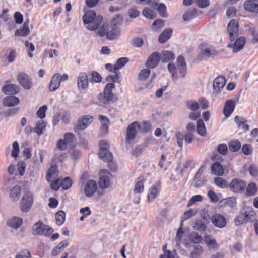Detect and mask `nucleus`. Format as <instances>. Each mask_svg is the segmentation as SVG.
Instances as JSON below:
<instances>
[{
    "mask_svg": "<svg viewBox=\"0 0 258 258\" xmlns=\"http://www.w3.org/2000/svg\"><path fill=\"white\" fill-rule=\"evenodd\" d=\"M160 258H179L176 253V251L173 250L172 252L171 251H164V254H162Z\"/></svg>",
    "mask_w": 258,
    "mask_h": 258,
    "instance_id": "57",
    "label": "nucleus"
},
{
    "mask_svg": "<svg viewBox=\"0 0 258 258\" xmlns=\"http://www.w3.org/2000/svg\"><path fill=\"white\" fill-rule=\"evenodd\" d=\"M19 89L20 88L18 85L10 84L4 86L2 88V91L5 94L14 95L19 92Z\"/></svg>",
    "mask_w": 258,
    "mask_h": 258,
    "instance_id": "19",
    "label": "nucleus"
},
{
    "mask_svg": "<svg viewBox=\"0 0 258 258\" xmlns=\"http://www.w3.org/2000/svg\"><path fill=\"white\" fill-rule=\"evenodd\" d=\"M164 26V21L162 19H157L153 22L152 24V29L154 31L162 28Z\"/></svg>",
    "mask_w": 258,
    "mask_h": 258,
    "instance_id": "56",
    "label": "nucleus"
},
{
    "mask_svg": "<svg viewBox=\"0 0 258 258\" xmlns=\"http://www.w3.org/2000/svg\"><path fill=\"white\" fill-rule=\"evenodd\" d=\"M32 234L34 235L49 236L53 232L52 228L43 224L39 221L32 227Z\"/></svg>",
    "mask_w": 258,
    "mask_h": 258,
    "instance_id": "3",
    "label": "nucleus"
},
{
    "mask_svg": "<svg viewBox=\"0 0 258 258\" xmlns=\"http://www.w3.org/2000/svg\"><path fill=\"white\" fill-rule=\"evenodd\" d=\"M197 15L195 10H190L186 12L183 15V19L185 21H188L193 19Z\"/></svg>",
    "mask_w": 258,
    "mask_h": 258,
    "instance_id": "46",
    "label": "nucleus"
},
{
    "mask_svg": "<svg viewBox=\"0 0 258 258\" xmlns=\"http://www.w3.org/2000/svg\"><path fill=\"white\" fill-rule=\"evenodd\" d=\"M33 203V195L31 192L27 191L23 195L20 203L21 210L23 212H28Z\"/></svg>",
    "mask_w": 258,
    "mask_h": 258,
    "instance_id": "6",
    "label": "nucleus"
},
{
    "mask_svg": "<svg viewBox=\"0 0 258 258\" xmlns=\"http://www.w3.org/2000/svg\"><path fill=\"white\" fill-rule=\"evenodd\" d=\"M203 55L206 57L214 56L217 54V52L212 46H208L202 49Z\"/></svg>",
    "mask_w": 258,
    "mask_h": 258,
    "instance_id": "39",
    "label": "nucleus"
},
{
    "mask_svg": "<svg viewBox=\"0 0 258 258\" xmlns=\"http://www.w3.org/2000/svg\"><path fill=\"white\" fill-rule=\"evenodd\" d=\"M121 35V29L118 27L113 28L106 33V38L112 40L117 39Z\"/></svg>",
    "mask_w": 258,
    "mask_h": 258,
    "instance_id": "27",
    "label": "nucleus"
},
{
    "mask_svg": "<svg viewBox=\"0 0 258 258\" xmlns=\"http://www.w3.org/2000/svg\"><path fill=\"white\" fill-rule=\"evenodd\" d=\"M72 184V181L70 177H66L64 179L60 181V186L63 189H68Z\"/></svg>",
    "mask_w": 258,
    "mask_h": 258,
    "instance_id": "49",
    "label": "nucleus"
},
{
    "mask_svg": "<svg viewBox=\"0 0 258 258\" xmlns=\"http://www.w3.org/2000/svg\"><path fill=\"white\" fill-rule=\"evenodd\" d=\"M256 216V213L251 209L245 211L244 213L243 214L244 220L245 222H252L255 220Z\"/></svg>",
    "mask_w": 258,
    "mask_h": 258,
    "instance_id": "32",
    "label": "nucleus"
},
{
    "mask_svg": "<svg viewBox=\"0 0 258 258\" xmlns=\"http://www.w3.org/2000/svg\"><path fill=\"white\" fill-rule=\"evenodd\" d=\"M234 120L238 126L241 127L243 130L246 131L249 130V126L246 123L245 119L236 116L234 118Z\"/></svg>",
    "mask_w": 258,
    "mask_h": 258,
    "instance_id": "36",
    "label": "nucleus"
},
{
    "mask_svg": "<svg viewBox=\"0 0 258 258\" xmlns=\"http://www.w3.org/2000/svg\"><path fill=\"white\" fill-rule=\"evenodd\" d=\"M102 19V17L100 15H96L94 10L87 11L83 16L84 24L86 25V28L91 31H94L99 28Z\"/></svg>",
    "mask_w": 258,
    "mask_h": 258,
    "instance_id": "1",
    "label": "nucleus"
},
{
    "mask_svg": "<svg viewBox=\"0 0 258 258\" xmlns=\"http://www.w3.org/2000/svg\"><path fill=\"white\" fill-rule=\"evenodd\" d=\"M144 179H142L139 180L135 184V188L134 189V192L135 194H138L142 193L144 189Z\"/></svg>",
    "mask_w": 258,
    "mask_h": 258,
    "instance_id": "41",
    "label": "nucleus"
},
{
    "mask_svg": "<svg viewBox=\"0 0 258 258\" xmlns=\"http://www.w3.org/2000/svg\"><path fill=\"white\" fill-rule=\"evenodd\" d=\"M256 185L254 182H250L248 185L246 190V195L247 196H252L254 195L257 192Z\"/></svg>",
    "mask_w": 258,
    "mask_h": 258,
    "instance_id": "40",
    "label": "nucleus"
},
{
    "mask_svg": "<svg viewBox=\"0 0 258 258\" xmlns=\"http://www.w3.org/2000/svg\"><path fill=\"white\" fill-rule=\"evenodd\" d=\"M45 151L43 149H39L38 152V157L35 153L36 159L34 161L35 164H40L43 163V159L45 155Z\"/></svg>",
    "mask_w": 258,
    "mask_h": 258,
    "instance_id": "47",
    "label": "nucleus"
},
{
    "mask_svg": "<svg viewBox=\"0 0 258 258\" xmlns=\"http://www.w3.org/2000/svg\"><path fill=\"white\" fill-rule=\"evenodd\" d=\"M245 44V38L241 37L237 38L233 43L231 41V43L228 44V47L232 48V51L234 53H236L243 48Z\"/></svg>",
    "mask_w": 258,
    "mask_h": 258,
    "instance_id": "15",
    "label": "nucleus"
},
{
    "mask_svg": "<svg viewBox=\"0 0 258 258\" xmlns=\"http://www.w3.org/2000/svg\"><path fill=\"white\" fill-rule=\"evenodd\" d=\"M190 241L194 243H199L203 240L202 237L196 232H192L189 236Z\"/></svg>",
    "mask_w": 258,
    "mask_h": 258,
    "instance_id": "51",
    "label": "nucleus"
},
{
    "mask_svg": "<svg viewBox=\"0 0 258 258\" xmlns=\"http://www.w3.org/2000/svg\"><path fill=\"white\" fill-rule=\"evenodd\" d=\"M193 228L195 230L202 232H204L206 230L207 227L203 221L200 220H196L194 223Z\"/></svg>",
    "mask_w": 258,
    "mask_h": 258,
    "instance_id": "42",
    "label": "nucleus"
},
{
    "mask_svg": "<svg viewBox=\"0 0 258 258\" xmlns=\"http://www.w3.org/2000/svg\"><path fill=\"white\" fill-rule=\"evenodd\" d=\"M142 13L143 15L148 19H153L155 16L153 11L148 8L144 9Z\"/></svg>",
    "mask_w": 258,
    "mask_h": 258,
    "instance_id": "58",
    "label": "nucleus"
},
{
    "mask_svg": "<svg viewBox=\"0 0 258 258\" xmlns=\"http://www.w3.org/2000/svg\"><path fill=\"white\" fill-rule=\"evenodd\" d=\"M241 146L240 143L237 140H232L229 143V149L232 152L237 151Z\"/></svg>",
    "mask_w": 258,
    "mask_h": 258,
    "instance_id": "44",
    "label": "nucleus"
},
{
    "mask_svg": "<svg viewBox=\"0 0 258 258\" xmlns=\"http://www.w3.org/2000/svg\"><path fill=\"white\" fill-rule=\"evenodd\" d=\"M203 200V197L201 195H196L191 197L189 200L187 207H190L194 204L196 202H201Z\"/></svg>",
    "mask_w": 258,
    "mask_h": 258,
    "instance_id": "61",
    "label": "nucleus"
},
{
    "mask_svg": "<svg viewBox=\"0 0 258 258\" xmlns=\"http://www.w3.org/2000/svg\"><path fill=\"white\" fill-rule=\"evenodd\" d=\"M108 29L109 25L106 24H104L101 25V27L98 29V30L97 32V34L101 37L104 36H106V33L108 32L107 31Z\"/></svg>",
    "mask_w": 258,
    "mask_h": 258,
    "instance_id": "48",
    "label": "nucleus"
},
{
    "mask_svg": "<svg viewBox=\"0 0 258 258\" xmlns=\"http://www.w3.org/2000/svg\"><path fill=\"white\" fill-rule=\"evenodd\" d=\"M235 106L234 102L231 100H229L226 102L224 108V113L225 116H229L233 112L235 108Z\"/></svg>",
    "mask_w": 258,
    "mask_h": 258,
    "instance_id": "29",
    "label": "nucleus"
},
{
    "mask_svg": "<svg viewBox=\"0 0 258 258\" xmlns=\"http://www.w3.org/2000/svg\"><path fill=\"white\" fill-rule=\"evenodd\" d=\"M93 120V117L91 115H83L79 118L77 124L74 126L75 132L84 130L88 127Z\"/></svg>",
    "mask_w": 258,
    "mask_h": 258,
    "instance_id": "7",
    "label": "nucleus"
},
{
    "mask_svg": "<svg viewBox=\"0 0 258 258\" xmlns=\"http://www.w3.org/2000/svg\"><path fill=\"white\" fill-rule=\"evenodd\" d=\"M47 110V106L46 105H44L41 107L39 108L37 112V115L38 117L40 119H43L46 116V112Z\"/></svg>",
    "mask_w": 258,
    "mask_h": 258,
    "instance_id": "55",
    "label": "nucleus"
},
{
    "mask_svg": "<svg viewBox=\"0 0 258 258\" xmlns=\"http://www.w3.org/2000/svg\"><path fill=\"white\" fill-rule=\"evenodd\" d=\"M239 23L237 20H231L227 26V32L231 42L234 41L238 37Z\"/></svg>",
    "mask_w": 258,
    "mask_h": 258,
    "instance_id": "10",
    "label": "nucleus"
},
{
    "mask_svg": "<svg viewBox=\"0 0 258 258\" xmlns=\"http://www.w3.org/2000/svg\"><path fill=\"white\" fill-rule=\"evenodd\" d=\"M84 194L87 197H91L96 192L98 198L102 196L104 192L101 190H97V184L95 181L90 180L88 181L84 186Z\"/></svg>",
    "mask_w": 258,
    "mask_h": 258,
    "instance_id": "5",
    "label": "nucleus"
},
{
    "mask_svg": "<svg viewBox=\"0 0 258 258\" xmlns=\"http://www.w3.org/2000/svg\"><path fill=\"white\" fill-rule=\"evenodd\" d=\"M7 224L12 228L17 229L22 226L23 219L20 217H13L8 221Z\"/></svg>",
    "mask_w": 258,
    "mask_h": 258,
    "instance_id": "24",
    "label": "nucleus"
},
{
    "mask_svg": "<svg viewBox=\"0 0 258 258\" xmlns=\"http://www.w3.org/2000/svg\"><path fill=\"white\" fill-rule=\"evenodd\" d=\"M176 61L177 68L174 64L169 63L168 65V70L172 74L173 80L174 82H176L178 79L177 71L183 78L185 77L186 74V64L184 58L181 55L179 56Z\"/></svg>",
    "mask_w": 258,
    "mask_h": 258,
    "instance_id": "2",
    "label": "nucleus"
},
{
    "mask_svg": "<svg viewBox=\"0 0 258 258\" xmlns=\"http://www.w3.org/2000/svg\"><path fill=\"white\" fill-rule=\"evenodd\" d=\"M197 130L198 133L202 136H205L206 133V130L205 124L203 121L201 119L198 120L197 121Z\"/></svg>",
    "mask_w": 258,
    "mask_h": 258,
    "instance_id": "43",
    "label": "nucleus"
},
{
    "mask_svg": "<svg viewBox=\"0 0 258 258\" xmlns=\"http://www.w3.org/2000/svg\"><path fill=\"white\" fill-rule=\"evenodd\" d=\"M99 119L102 123L100 127V132L102 135H105L107 134L108 132V123L109 122L108 119L104 116L100 115Z\"/></svg>",
    "mask_w": 258,
    "mask_h": 258,
    "instance_id": "28",
    "label": "nucleus"
},
{
    "mask_svg": "<svg viewBox=\"0 0 258 258\" xmlns=\"http://www.w3.org/2000/svg\"><path fill=\"white\" fill-rule=\"evenodd\" d=\"M17 79L20 84L25 89H30L33 84L32 79L24 73H20Z\"/></svg>",
    "mask_w": 258,
    "mask_h": 258,
    "instance_id": "13",
    "label": "nucleus"
},
{
    "mask_svg": "<svg viewBox=\"0 0 258 258\" xmlns=\"http://www.w3.org/2000/svg\"><path fill=\"white\" fill-rule=\"evenodd\" d=\"M99 185L101 189H106L110 185L111 174L107 170H101L99 173Z\"/></svg>",
    "mask_w": 258,
    "mask_h": 258,
    "instance_id": "9",
    "label": "nucleus"
},
{
    "mask_svg": "<svg viewBox=\"0 0 258 258\" xmlns=\"http://www.w3.org/2000/svg\"><path fill=\"white\" fill-rule=\"evenodd\" d=\"M46 123L42 120H40L37 121L34 131L38 135H41L43 134V130L46 127Z\"/></svg>",
    "mask_w": 258,
    "mask_h": 258,
    "instance_id": "38",
    "label": "nucleus"
},
{
    "mask_svg": "<svg viewBox=\"0 0 258 258\" xmlns=\"http://www.w3.org/2000/svg\"><path fill=\"white\" fill-rule=\"evenodd\" d=\"M249 172L250 175L253 177H256L258 176V167L254 165H251L249 167Z\"/></svg>",
    "mask_w": 258,
    "mask_h": 258,
    "instance_id": "63",
    "label": "nucleus"
},
{
    "mask_svg": "<svg viewBox=\"0 0 258 258\" xmlns=\"http://www.w3.org/2000/svg\"><path fill=\"white\" fill-rule=\"evenodd\" d=\"M115 87L113 83H108L105 86L103 94H100L98 96V99L101 103L106 104L110 101H113V94L112 93V89Z\"/></svg>",
    "mask_w": 258,
    "mask_h": 258,
    "instance_id": "4",
    "label": "nucleus"
},
{
    "mask_svg": "<svg viewBox=\"0 0 258 258\" xmlns=\"http://www.w3.org/2000/svg\"><path fill=\"white\" fill-rule=\"evenodd\" d=\"M29 21H26L23 24V28L17 30L15 32L16 36H26L29 34Z\"/></svg>",
    "mask_w": 258,
    "mask_h": 258,
    "instance_id": "25",
    "label": "nucleus"
},
{
    "mask_svg": "<svg viewBox=\"0 0 258 258\" xmlns=\"http://www.w3.org/2000/svg\"><path fill=\"white\" fill-rule=\"evenodd\" d=\"M150 73V70L149 69H143L139 74V79L141 81L145 80L149 76Z\"/></svg>",
    "mask_w": 258,
    "mask_h": 258,
    "instance_id": "50",
    "label": "nucleus"
},
{
    "mask_svg": "<svg viewBox=\"0 0 258 258\" xmlns=\"http://www.w3.org/2000/svg\"><path fill=\"white\" fill-rule=\"evenodd\" d=\"M31 254L28 250H24L21 253L17 254L15 256V258H30Z\"/></svg>",
    "mask_w": 258,
    "mask_h": 258,
    "instance_id": "64",
    "label": "nucleus"
},
{
    "mask_svg": "<svg viewBox=\"0 0 258 258\" xmlns=\"http://www.w3.org/2000/svg\"><path fill=\"white\" fill-rule=\"evenodd\" d=\"M66 214L62 211H59L55 215L56 223L58 225H61L65 221Z\"/></svg>",
    "mask_w": 258,
    "mask_h": 258,
    "instance_id": "45",
    "label": "nucleus"
},
{
    "mask_svg": "<svg viewBox=\"0 0 258 258\" xmlns=\"http://www.w3.org/2000/svg\"><path fill=\"white\" fill-rule=\"evenodd\" d=\"M215 184L222 188H226L228 186L227 182L221 177H216L214 179Z\"/></svg>",
    "mask_w": 258,
    "mask_h": 258,
    "instance_id": "52",
    "label": "nucleus"
},
{
    "mask_svg": "<svg viewBox=\"0 0 258 258\" xmlns=\"http://www.w3.org/2000/svg\"><path fill=\"white\" fill-rule=\"evenodd\" d=\"M160 190V184L159 183H157L152 186L150 188L147 196L148 201L149 202H153L159 194Z\"/></svg>",
    "mask_w": 258,
    "mask_h": 258,
    "instance_id": "18",
    "label": "nucleus"
},
{
    "mask_svg": "<svg viewBox=\"0 0 258 258\" xmlns=\"http://www.w3.org/2000/svg\"><path fill=\"white\" fill-rule=\"evenodd\" d=\"M140 130V125L137 122H134L130 124L127 128L126 140L128 142L133 140Z\"/></svg>",
    "mask_w": 258,
    "mask_h": 258,
    "instance_id": "11",
    "label": "nucleus"
},
{
    "mask_svg": "<svg viewBox=\"0 0 258 258\" xmlns=\"http://www.w3.org/2000/svg\"><path fill=\"white\" fill-rule=\"evenodd\" d=\"M172 30L170 29H167L160 35L159 37V42L160 43H163L166 42L171 37Z\"/></svg>",
    "mask_w": 258,
    "mask_h": 258,
    "instance_id": "33",
    "label": "nucleus"
},
{
    "mask_svg": "<svg viewBox=\"0 0 258 258\" xmlns=\"http://www.w3.org/2000/svg\"><path fill=\"white\" fill-rule=\"evenodd\" d=\"M197 212V211L196 209H190L183 214L182 218L186 220L194 216Z\"/></svg>",
    "mask_w": 258,
    "mask_h": 258,
    "instance_id": "59",
    "label": "nucleus"
},
{
    "mask_svg": "<svg viewBox=\"0 0 258 258\" xmlns=\"http://www.w3.org/2000/svg\"><path fill=\"white\" fill-rule=\"evenodd\" d=\"M244 9L246 11L258 13V0H250L244 4Z\"/></svg>",
    "mask_w": 258,
    "mask_h": 258,
    "instance_id": "20",
    "label": "nucleus"
},
{
    "mask_svg": "<svg viewBox=\"0 0 258 258\" xmlns=\"http://www.w3.org/2000/svg\"><path fill=\"white\" fill-rule=\"evenodd\" d=\"M21 188L19 186H15L11 190L10 197L13 201L18 200L21 194Z\"/></svg>",
    "mask_w": 258,
    "mask_h": 258,
    "instance_id": "35",
    "label": "nucleus"
},
{
    "mask_svg": "<svg viewBox=\"0 0 258 258\" xmlns=\"http://www.w3.org/2000/svg\"><path fill=\"white\" fill-rule=\"evenodd\" d=\"M59 74H55L51 78L49 85V91L53 92L56 90L60 86V81L59 79Z\"/></svg>",
    "mask_w": 258,
    "mask_h": 258,
    "instance_id": "22",
    "label": "nucleus"
},
{
    "mask_svg": "<svg viewBox=\"0 0 258 258\" xmlns=\"http://www.w3.org/2000/svg\"><path fill=\"white\" fill-rule=\"evenodd\" d=\"M20 103L18 98L14 96H8L3 100V104L6 107H13L17 105Z\"/></svg>",
    "mask_w": 258,
    "mask_h": 258,
    "instance_id": "21",
    "label": "nucleus"
},
{
    "mask_svg": "<svg viewBox=\"0 0 258 258\" xmlns=\"http://www.w3.org/2000/svg\"><path fill=\"white\" fill-rule=\"evenodd\" d=\"M77 82L79 90L82 91L87 90L89 87V81L86 73H80L77 77Z\"/></svg>",
    "mask_w": 258,
    "mask_h": 258,
    "instance_id": "12",
    "label": "nucleus"
},
{
    "mask_svg": "<svg viewBox=\"0 0 258 258\" xmlns=\"http://www.w3.org/2000/svg\"><path fill=\"white\" fill-rule=\"evenodd\" d=\"M246 186L245 182L239 178L233 179L228 185L230 190L235 194L243 192L245 190Z\"/></svg>",
    "mask_w": 258,
    "mask_h": 258,
    "instance_id": "8",
    "label": "nucleus"
},
{
    "mask_svg": "<svg viewBox=\"0 0 258 258\" xmlns=\"http://www.w3.org/2000/svg\"><path fill=\"white\" fill-rule=\"evenodd\" d=\"M175 58L173 53L169 51H164L162 53L160 59L162 62H167L174 60Z\"/></svg>",
    "mask_w": 258,
    "mask_h": 258,
    "instance_id": "37",
    "label": "nucleus"
},
{
    "mask_svg": "<svg viewBox=\"0 0 258 258\" xmlns=\"http://www.w3.org/2000/svg\"><path fill=\"white\" fill-rule=\"evenodd\" d=\"M217 151L222 155H225L228 152V148L226 144H221L217 147Z\"/></svg>",
    "mask_w": 258,
    "mask_h": 258,
    "instance_id": "60",
    "label": "nucleus"
},
{
    "mask_svg": "<svg viewBox=\"0 0 258 258\" xmlns=\"http://www.w3.org/2000/svg\"><path fill=\"white\" fill-rule=\"evenodd\" d=\"M212 224L218 228H223L226 225V220L225 218L219 214H215L211 218Z\"/></svg>",
    "mask_w": 258,
    "mask_h": 258,
    "instance_id": "14",
    "label": "nucleus"
},
{
    "mask_svg": "<svg viewBox=\"0 0 258 258\" xmlns=\"http://www.w3.org/2000/svg\"><path fill=\"white\" fill-rule=\"evenodd\" d=\"M58 174V169L56 166H51L48 169L46 176V179L48 182H51L53 178H55Z\"/></svg>",
    "mask_w": 258,
    "mask_h": 258,
    "instance_id": "26",
    "label": "nucleus"
},
{
    "mask_svg": "<svg viewBox=\"0 0 258 258\" xmlns=\"http://www.w3.org/2000/svg\"><path fill=\"white\" fill-rule=\"evenodd\" d=\"M128 62V59L126 57H122L118 59L115 64V69L118 70L121 69Z\"/></svg>",
    "mask_w": 258,
    "mask_h": 258,
    "instance_id": "53",
    "label": "nucleus"
},
{
    "mask_svg": "<svg viewBox=\"0 0 258 258\" xmlns=\"http://www.w3.org/2000/svg\"><path fill=\"white\" fill-rule=\"evenodd\" d=\"M226 83V80L223 76H219L213 81V93L218 94L224 87Z\"/></svg>",
    "mask_w": 258,
    "mask_h": 258,
    "instance_id": "16",
    "label": "nucleus"
},
{
    "mask_svg": "<svg viewBox=\"0 0 258 258\" xmlns=\"http://www.w3.org/2000/svg\"><path fill=\"white\" fill-rule=\"evenodd\" d=\"M69 245V242L65 240L60 242L57 246L52 250V255L54 256H56L58 253L62 251Z\"/></svg>",
    "mask_w": 258,
    "mask_h": 258,
    "instance_id": "34",
    "label": "nucleus"
},
{
    "mask_svg": "<svg viewBox=\"0 0 258 258\" xmlns=\"http://www.w3.org/2000/svg\"><path fill=\"white\" fill-rule=\"evenodd\" d=\"M187 107L192 111H196L199 108V105L196 101H189L187 102Z\"/></svg>",
    "mask_w": 258,
    "mask_h": 258,
    "instance_id": "62",
    "label": "nucleus"
},
{
    "mask_svg": "<svg viewBox=\"0 0 258 258\" xmlns=\"http://www.w3.org/2000/svg\"><path fill=\"white\" fill-rule=\"evenodd\" d=\"M160 56L158 52L153 53L148 58L146 66L150 68H155L159 63Z\"/></svg>",
    "mask_w": 258,
    "mask_h": 258,
    "instance_id": "17",
    "label": "nucleus"
},
{
    "mask_svg": "<svg viewBox=\"0 0 258 258\" xmlns=\"http://www.w3.org/2000/svg\"><path fill=\"white\" fill-rule=\"evenodd\" d=\"M211 171L213 175L217 176H222L224 173L222 166L218 163H215L212 165Z\"/></svg>",
    "mask_w": 258,
    "mask_h": 258,
    "instance_id": "30",
    "label": "nucleus"
},
{
    "mask_svg": "<svg viewBox=\"0 0 258 258\" xmlns=\"http://www.w3.org/2000/svg\"><path fill=\"white\" fill-rule=\"evenodd\" d=\"M204 243L210 249H217L218 248L216 239L210 235H206L204 237Z\"/></svg>",
    "mask_w": 258,
    "mask_h": 258,
    "instance_id": "23",
    "label": "nucleus"
},
{
    "mask_svg": "<svg viewBox=\"0 0 258 258\" xmlns=\"http://www.w3.org/2000/svg\"><path fill=\"white\" fill-rule=\"evenodd\" d=\"M99 157L106 162H109L112 160V155L108 149H101L99 152Z\"/></svg>",
    "mask_w": 258,
    "mask_h": 258,
    "instance_id": "31",
    "label": "nucleus"
},
{
    "mask_svg": "<svg viewBox=\"0 0 258 258\" xmlns=\"http://www.w3.org/2000/svg\"><path fill=\"white\" fill-rule=\"evenodd\" d=\"M19 153V146L17 142L15 141L13 143V149L11 152V156L16 158Z\"/></svg>",
    "mask_w": 258,
    "mask_h": 258,
    "instance_id": "54",
    "label": "nucleus"
}]
</instances>
